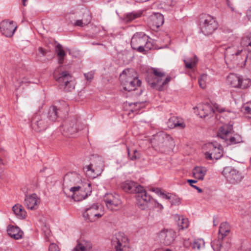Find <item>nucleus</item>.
<instances>
[{
	"label": "nucleus",
	"instance_id": "nucleus-1",
	"mask_svg": "<svg viewBox=\"0 0 251 251\" xmlns=\"http://www.w3.org/2000/svg\"><path fill=\"white\" fill-rule=\"evenodd\" d=\"M79 177L76 174L70 173L66 175L63 179V191L66 193V190L68 189L70 191L73 193L71 196L75 201H79L86 198L88 195H90L91 192V184L87 183V192L82 194V190L80 186H73L69 188V186L75 184L78 180Z\"/></svg>",
	"mask_w": 251,
	"mask_h": 251
},
{
	"label": "nucleus",
	"instance_id": "nucleus-2",
	"mask_svg": "<svg viewBox=\"0 0 251 251\" xmlns=\"http://www.w3.org/2000/svg\"><path fill=\"white\" fill-rule=\"evenodd\" d=\"M151 143L154 150L161 153L170 151L174 146L173 138L164 132H160L154 135Z\"/></svg>",
	"mask_w": 251,
	"mask_h": 251
},
{
	"label": "nucleus",
	"instance_id": "nucleus-3",
	"mask_svg": "<svg viewBox=\"0 0 251 251\" xmlns=\"http://www.w3.org/2000/svg\"><path fill=\"white\" fill-rule=\"evenodd\" d=\"M120 79L123 89L128 92L136 90L141 84V81L133 69L124 70L120 75Z\"/></svg>",
	"mask_w": 251,
	"mask_h": 251
},
{
	"label": "nucleus",
	"instance_id": "nucleus-4",
	"mask_svg": "<svg viewBox=\"0 0 251 251\" xmlns=\"http://www.w3.org/2000/svg\"><path fill=\"white\" fill-rule=\"evenodd\" d=\"M230 232V227L228 224L224 222L221 224L219 229V235L217 239L213 240L211 244V247L216 251H227L230 245L225 237Z\"/></svg>",
	"mask_w": 251,
	"mask_h": 251
},
{
	"label": "nucleus",
	"instance_id": "nucleus-5",
	"mask_svg": "<svg viewBox=\"0 0 251 251\" xmlns=\"http://www.w3.org/2000/svg\"><path fill=\"white\" fill-rule=\"evenodd\" d=\"M225 58L226 63L230 62L233 64L242 67L245 65L247 56L244 54L242 47L232 46L226 49L225 52Z\"/></svg>",
	"mask_w": 251,
	"mask_h": 251
},
{
	"label": "nucleus",
	"instance_id": "nucleus-6",
	"mask_svg": "<svg viewBox=\"0 0 251 251\" xmlns=\"http://www.w3.org/2000/svg\"><path fill=\"white\" fill-rule=\"evenodd\" d=\"M131 46L133 49L139 52L145 51V48L151 50L153 47L150 38L143 32H137L133 35L131 40Z\"/></svg>",
	"mask_w": 251,
	"mask_h": 251
},
{
	"label": "nucleus",
	"instance_id": "nucleus-7",
	"mask_svg": "<svg viewBox=\"0 0 251 251\" xmlns=\"http://www.w3.org/2000/svg\"><path fill=\"white\" fill-rule=\"evenodd\" d=\"M199 25L201 32L205 35H211L218 27L215 19L211 15L205 14L200 15Z\"/></svg>",
	"mask_w": 251,
	"mask_h": 251
},
{
	"label": "nucleus",
	"instance_id": "nucleus-8",
	"mask_svg": "<svg viewBox=\"0 0 251 251\" xmlns=\"http://www.w3.org/2000/svg\"><path fill=\"white\" fill-rule=\"evenodd\" d=\"M53 76L58 83L60 87L67 91H70L74 87H72L71 82L72 80L71 75L67 71H62L60 67L57 68L53 73Z\"/></svg>",
	"mask_w": 251,
	"mask_h": 251
},
{
	"label": "nucleus",
	"instance_id": "nucleus-9",
	"mask_svg": "<svg viewBox=\"0 0 251 251\" xmlns=\"http://www.w3.org/2000/svg\"><path fill=\"white\" fill-rule=\"evenodd\" d=\"M208 150L205 153V158L208 160H218L223 155V150L220 144L217 142L209 143L205 145Z\"/></svg>",
	"mask_w": 251,
	"mask_h": 251
},
{
	"label": "nucleus",
	"instance_id": "nucleus-10",
	"mask_svg": "<svg viewBox=\"0 0 251 251\" xmlns=\"http://www.w3.org/2000/svg\"><path fill=\"white\" fill-rule=\"evenodd\" d=\"M80 123L74 119L65 122L62 126V134L66 136H73L78 130H81Z\"/></svg>",
	"mask_w": 251,
	"mask_h": 251
},
{
	"label": "nucleus",
	"instance_id": "nucleus-11",
	"mask_svg": "<svg viewBox=\"0 0 251 251\" xmlns=\"http://www.w3.org/2000/svg\"><path fill=\"white\" fill-rule=\"evenodd\" d=\"M112 245L116 251H129L128 239L124 233L116 234L112 240Z\"/></svg>",
	"mask_w": 251,
	"mask_h": 251
},
{
	"label": "nucleus",
	"instance_id": "nucleus-12",
	"mask_svg": "<svg viewBox=\"0 0 251 251\" xmlns=\"http://www.w3.org/2000/svg\"><path fill=\"white\" fill-rule=\"evenodd\" d=\"M176 237V232L171 229H163L157 234L158 241L165 246L173 244Z\"/></svg>",
	"mask_w": 251,
	"mask_h": 251
},
{
	"label": "nucleus",
	"instance_id": "nucleus-13",
	"mask_svg": "<svg viewBox=\"0 0 251 251\" xmlns=\"http://www.w3.org/2000/svg\"><path fill=\"white\" fill-rule=\"evenodd\" d=\"M228 83L233 87L246 89L251 85V81L249 78L240 77L236 75L230 74L227 77Z\"/></svg>",
	"mask_w": 251,
	"mask_h": 251
},
{
	"label": "nucleus",
	"instance_id": "nucleus-14",
	"mask_svg": "<svg viewBox=\"0 0 251 251\" xmlns=\"http://www.w3.org/2000/svg\"><path fill=\"white\" fill-rule=\"evenodd\" d=\"M222 174L231 183H238L243 178L241 174L239 171L231 167H225L222 172Z\"/></svg>",
	"mask_w": 251,
	"mask_h": 251
},
{
	"label": "nucleus",
	"instance_id": "nucleus-15",
	"mask_svg": "<svg viewBox=\"0 0 251 251\" xmlns=\"http://www.w3.org/2000/svg\"><path fill=\"white\" fill-rule=\"evenodd\" d=\"M92 164L86 166L85 168L86 175L90 178H95L100 176L103 171L104 164L100 159L96 161L94 168H92Z\"/></svg>",
	"mask_w": 251,
	"mask_h": 251
},
{
	"label": "nucleus",
	"instance_id": "nucleus-16",
	"mask_svg": "<svg viewBox=\"0 0 251 251\" xmlns=\"http://www.w3.org/2000/svg\"><path fill=\"white\" fill-rule=\"evenodd\" d=\"M103 201L107 207L110 210H116L121 205V201L118 195L108 193L105 195Z\"/></svg>",
	"mask_w": 251,
	"mask_h": 251
},
{
	"label": "nucleus",
	"instance_id": "nucleus-17",
	"mask_svg": "<svg viewBox=\"0 0 251 251\" xmlns=\"http://www.w3.org/2000/svg\"><path fill=\"white\" fill-rule=\"evenodd\" d=\"M152 73H151L146 79L151 88L157 87V83H160L162 78L165 76V73L158 68H152Z\"/></svg>",
	"mask_w": 251,
	"mask_h": 251
},
{
	"label": "nucleus",
	"instance_id": "nucleus-18",
	"mask_svg": "<svg viewBox=\"0 0 251 251\" xmlns=\"http://www.w3.org/2000/svg\"><path fill=\"white\" fill-rule=\"evenodd\" d=\"M16 28L17 25L13 21L4 20L0 24V32L7 37H12Z\"/></svg>",
	"mask_w": 251,
	"mask_h": 251
},
{
	"label": "nucleus",
	"instance_id": "nucleus-19",
	"mask_svg": "<svg viewBox=\"0 0 251 251\" xmlns=\"http://www.w3.org/2000/svg\"><path fill=\"white\" fill-rule=\"evenodd\" d=\"M99 206L94 204L90 207L88 208L83 213V217L85 220L90 222H94L102 216V215L98 212Z\"/></svg>",
	"mask_w": 251,
	"mask_h": 251
},
{
	"label": "nucleus",
	"instance_id": "nucleus-20",
	"mask_svg": "<svg viewBox=\"0 0 251 251\" xmlns=\"http://www.w3.org/2000/svg\"><path fill=\"white\" fill-rule=\"evenodd\" d=\"M137 204L142 210H145L148 207V204L151 200V197L148 195L142 187V190L137 192L136 195Z\"/></svg>",
	"mask_w": 251,
	"mask_h": 251
},
{
	"label": "nucleus",
	"instance_id": "nucleus-21",
	"mask_svg": "<svg viewBox=\"0 0 251 251\" xmlns=\"http://www.w3.org/2000/svg\"><path fill=\"white\" fill-rule=\"evenodd\" d=\"M48 126V124L46 119L42 118L40 116H35L31 121V127L35 131H44Z\"/></svg>",
	"mask_w": 251,
	"mask_h": 251
},
{
	"label": "nucleus",
	"instance_id": "nucleus-22",
	"mask_svg": "<svg viewBox=\"0 0 251 251\" xmlns=\"http://www.w3.org/2000/svg\"><path fill=\"white\" fill-rule=\"evenodd\" d=\"M40 203V199L36 194L26 196L24 201V205L30 210L37 209Z\"/></svg>",
	"mask_w": 251,
	"mask_h": 251
},
{
	"label": "nucleus",
	"instance_id": "nucleus-23",
	"mask_svg": "<svg viewBox=\"0 0 251 251\" xmlns=\"http://www.w3.org/2000/svg\"><path fill=\"white\" fill-rule=\"evenodd\" d=\"M121 187L126 192L137 193L142 190V186L131 180H126L122 183Z\"/></svg>",
	"mask_w": 251,
	"mask_h": 251
},
{
	"label": "nucleus",
	"instance_id": "nucleus-24",
	"mask_svg": "<svg viewBox=\"0 0 251 251\" xmlns=\"http://www.w3.org/2000/svg\"><path fill=\"white\" fill-rule=\"evenodd\" d=\"M167 125L170 128L177 127L179 129H183L185 127V124L183 120L175 116L172 117L169 119Z\"/></svg>",
	"mask_w": 251,
	"mask_h": 251
},
{
	"label": "nucleus",
	"instance_id": "nucleus-25",
	"mask_svg": "<svg viewBox=\"0 0 251 251\" xmlns=\"http://www.w3.org/2000/svg\"><path fill=\"white\" fill-rule=\"evenodd\" d=\"M199 114L201 118H205L208 116H212L214 113V109L208 103L200 105L199 107Z\"/></svg>",
	"mask_w": 251,
	"mask_h": 251
},
{
	"label": "nucleus",
	"instance_id": "nucleus-26",
	"mask_svg": "<svg viewBox=\"0 0 251 251\" xmlns=\"http://www.w3.org/2000/svg\"><path fill=\"white\" fill-rule=\"evenodd\" d=\"M7 233L12 238L15 240L22 238L23 232L18 227L11 226L7 228Z\"/></svg>",
	"mask_w": 251,
	"mask_h": 251
},
{
	"label": "nucleus",
	"instance_id": "nucleus-27",
	"mask_svg": "<svg viewBox=\"0 0 251 251\" xmlns=\"http://www.w3.org/2000/svg\"><path fill=\"white\" fill-rule=\"evenodd\" d=\"M207 170L205 167L197 166L193 170V176L195 178L202 180Z\"/></svg>",
	"mask_w": 251,
	"mask_h": 251
},
{
	"label": "nucleus",
	"instance_id": "nucleus-28",
	"mask_svg": "<svg viewBox=\"0 0 251 251\" xmlns=\"http://www.w3.org/2000/svg\"><path fill=\"white\" fill-rule=\"evenodd\" d=\"M12 210L16 216L20 219H24L26 217V212L23 206L16 204L12 207Z\"/></svg>",
	"mask_w": 251,
	"mask_h": 251
},
{
	"label": "nucleus",
	"instance_id": "nucleus-29",
	"mask_svg": "<svg viewBox=\"0 0 251 251\" xmlns=\"http://www.w3.org/2000/svg\"><path fill=\"white\" fill-rule=\"evenodd\" d=\"M84 17L82 20H77L75 23V25L79 26H83L84 25H87L90 23L91 19V17L90 14L89 12L85 10L84 12Z\"/></svg>",
	"mask_w": 251,
	"mask_h": 251
},
{
	"label": "nucleus",
	"instance_id": "nucleus-30",
	"mask_svg": "<svg viewBox=\"0 0 251 251\" xmlns=\"http://www.w3.org/2000/svg\"><path fill=\"white\" fill-rule=\"evenodd\" d=\"M55 51L58 58V62L61 64L64 61V58L66 56V53L62 48V46L58 44L56 46Z\"/></svg>",
	"mask_w": 251,
	"mask_h": 251
},
{
	"label": "nucleus",
	"instance_id": "nucleus-31",
	"mask_svg": "<svg viewBox=\"0 0 251 251\" xmlns=\"http://www.w3.org/2000/svg\"><path fill=\"white\" fill-rule=\"evenodd\" d=\"M198 61V59L196 56L184 59V62L186 68L189 69L193 68L196 65Z\"/></svg>",
	"mask_w": 251,
	"mask_h": 251
},
{
	"label": "nucleus",
	"instance_id": "nucleus-32",
	"mask_svg": "<svg viewBox=\"0 0 251 251\" xmlns=\"http://www.w3.org/2000/svg\"><path fill=\"white\" fill-rule=\"evenodd\" d=\"M58 110L55 106H51L48 112V117L51 121H55L58 117Z\"/></svg>",
	"mask_w": 251,
	"mask_h": 251
},
{
	"label": "nucleus",
	"instance_id": "nucleus-33",
	"mask_svg": "<svg viewBox=\"0 0 251 251\" xmlns=\"http://www.w3.org/2000/svg\"><path fill=\"white\" fill-rule=\"evenodd\" d=\"M175 4V2L173 0H160L161 8L166 10H170Z\"/></svg>",
	"mask_w": 251,
	"mask_h": 251
},
{
	"label": "nucleus",
	"instance_id": "nucleus-34",
	"mask_svg": "<svg viewBox=\"0 0 251 251\" xmlns=\"http://www.w3.org/2000/svg\"><path fill=\"white\" fill-rule=\"evenodd\" d=\"M142 14L141 12H132L127 14L125 18V20L126 22H130L134 19L139 18Z\"/></svg>",
	"mask_w": 251,
	"mask_h": 251
},
{
	"label": "nucleus",
	"instance_id": "nucleus-35",
	"mask_svg": "<svg viewBox=\"0 0 251 251\" xmlns=\"http://www.w3.org/2000/svg\"><path fill=\"white\" fill-rule=\"evenodd\" d=\"M18 73V74L17 75L18 77L16 78V81L18 83L19 86H21L23 83L29 82L28 78L26 76H25L20 71Z\"/></svg>",
	"mask_w": 251,
	"mask_h": 251
},
{
	"label": "nucleus",
	"instance_id": "nucleus-36",
	"mask_svg": "<svg viewBox=\"0 0 251 251\" xmlns=\"http://www.w3.org/2000/svg\"><path fill=\"white\" fill-rule=\"evenodd\" d=\"M204 247V241L202 239L195 240L192 245V248L194 250H200Z\"/></svg>",
	"mask_w": 251,
	"mask_h": 251
},
{
	"label": "nucleus",
	"instance_id": "nucleus-37",
	"mask_svg": "<svg viewBox=\"0 0 251 251\" xmlns=\"http://www.w3.org/2000/svg\"><path fill=\"white\" fill-rule=\"evenodd\" d=\"M170 80L171 77L169 76L167 77L163 82H162L161 80L160 81V83H157V87H153V89H155L159 91H162L163 90L164 86L167 84Z\"/></svg>",
	"mask_w": 251,
	"mask_h": 251
},
{
	"label": "nucleus",
	"instance_id": "nucleus-38",
	"mask_svg": "<svg viewBox=\"0 0 251 251\" xmlns=\"http://www.w3.org/2000/svg\"><path fill=\"white\" fill-rule=\"evenodd\" d=\"M207 78V75L206 74H202L199 78V84L200 86L204 89L206 87V81Z\"/></svg>",
	"mask_w": 251,
	"mask_h": 251
},
{
	"label": "nucleus",
	"instance_id": "nucleus-39",
	"mask_svg": "<svg viewBox=\"0 0 251 251\" xmlns=\"http://www.w3.org/2000/svg\"><path fill=\"white\" fill-rule=\"evenodd\" d=\"M242 141V137L239 134H235L234 136L229 139V142L231 144L239 143Z\"/></svg>",
	"mask_w": 251,
	"mask_h": 251
},
{
	"label": "nucleus",
	"instance_id": "nucleus-40",
	"mask_svg": "<svg viewBox=\"0 0 251 251\" xmlns=\"http://www.w3.org/2000/svg\"><path fill=\"white\" fill-rule=\"evenodd\" d=\"M178 225L181 229L187 228L189 225L188 219L182 218L181 220H179Z\"/></svg>",
	"mask_w": 251,
	"mask_h": 251
},
{
	"label": "nucleus",
	"instance_id": "nucleus-41",
	"mask_svg": "<svg viewBox=\"0 0 251 251\" xmlns=\"http://www.w3.org/2000/svg\"><path fill=\"white\" fill-rule=\"evenodd\" d=\"M156 194L161 196L163 198L167 200H171L172 199V194L171 193L165 194L161 192L159 189H156L154 190Z\"/></svg>",
	"mask_w": 251,
	"mask_h": 251
},
{
	"label": "nucleus",
	"instance_id": "nucleus-42",
	"mask_svg": "<svg viewBox=\"0 0 251 251\" xmlns=\"http://www.w3.org/2000/svg\"><path fill=\"white\" fill-rule=\"evenodd\" d=\"M231 130L230 126L227 127V126H223L219 128V134L223 135H227Z\"/></svg>",
	"mask_w": 251,
	"mask_h": 251
},
{
	"label": "nucleus",
	"instance_id": "nucleus-43",
	"mask_svg": "<svg viewBox=\"0 0 251 251\" xmlns=\"http://www.w3.org/2000/svg\"><path fill=\"white\" fill-rule=\"evenodd\" d=\"M44 235H45V238L47 241L50 242V237L51 236V233L50 230L46 226H45L44 228H43Z\"/></svg>",
	"mask_w": 251,
	"mask_h": 251
},
{
	"label": "nucleus",
	"instance_id": "nucleus-44",
	"mask_svg": "<svg viewBox=\"0 0 251 251\" xmlns=\"http://www.w3.org/2000/svg\"><path fill=\"white\" fill-rule=\"evenodd\" d=\"M80 243L82 246H84L85 251H88L92 248V245L89 241L82 240L80 241Z\"/></svg>",
	"mask_w": 251,
	"mask_h": 251
},
{
	"label": "nucleus",
	"instance_id": "nucleus-45",
	"mask_svg": "<svg viewBox=\"0 0 251 251\" xmlns=\"http://www.w3.org/2000/svg\"><path fill=\"white\" fill-rule=\"evenodd\" d=\"M126 149H127V153H128V155L130 160H136L138 158L137 155L136 154V153H138V151L137 150H134L133 155H131L130 153L129 148L128 147H127Z\"/></svg>",
	"mask_w": 251,
	"mask_h": 251
},
{
	"label": "nucleus",
	"instance_id": "nucleus-46",
	"mask_svg": "<svg viewBox=\"0 0 251 251\" xmlns=\"http://www.w3.org/2000/svg\"><path fill=\"white\" fill-rule=\"evenodd\" d=\"M187 182L189 183V184L193 187V188H195L198 190V192L199 193H201L202 192V190L200 188L198 187L196 185H193V183H197V181L196 180L193 179H188Z\"/></svg>",
	"mask_w": 251,
	"mask_h": 251
},
{
	"label": "nucleus",
	"instance_id": "nucleus-47",
	"mask_svg": "<svg viewBox=\"0 0 251 251\" xmlns=\"http://www.w3.org/2000/svg\"><path fill=\"white\" fill-rule=\"evenodd\" d=\"M49 251H60V249L56 244L51 243L49 247Z\"/></svg>",
	"mask_w": 251,
	"mask_h": 251
},
{
	"label": "nucleus",
	"instance_id": "nucleus-48",
	"mask_svg": "<svg viewBox=\"0 0 251 251\" xmlns=\"http://www.w3.org/2000/svg\"><path fill=\"white\" fill-rule=\"evenodd\" d=\"M73 251H85L84 246H82L79 241L77 242V244L74 248Z\"/></svg>",
	"mask_w": 251,
	"mask_h": 251
},
{
	"label": "nucleus",
	"instance_id": "nucleus-49",
	"mask_svg": "<svg viewBox=\"0 0 251 251\" xmlns=\"http://www.w3.org/2000/svg\"><path fill=\"white\" fill-rule=\"evenodd\" d=\"M171 202L172 205H178L180 203V199L177 197H172Z\"/></svg>",
	"mask_w": 251,
	"mask_h": 251
},
{
	"label": "nucleus",
	"instance_id": "nucleus-50",
	"mask_svg": "<svg viewBox=\"0 0 251 251\" xmlns=\"http://www.w3.org/2000/svg\"><path fill=\"white\" fill-rule=\"evenodd\" d=\"M85 78L88 81H91L94 77V73L90 72L88 73L84 74Z\"/></svg>",
	"mask_w": 251,
	"mask_h": 251
},
{
	"label": "nucleus",
	"instance_id": "nucleus-51",
	"mask_svg": "<svg viewBox=\"0 0 251 251\" xmlns=\"http://www.w3.org/2000/svg\"><path fill=\"white\" fill-rule=\"evenodd\" d=\"M242 111L245 114H251V107L249 105H245L242 107Z\"/></svg>",
	"mask_w": 251,
	"mask_h": 251
},
{
	"label": "nucleus",
	"instance_id": "nucleus-52",
	"mask_svg": "<svg viewBox=\"0 0 251 251\" xmlns=\"http://www.w3.org/2000/svg\"><path fill=\"white\" fill-rule=\"evenodd\" d=\"M214 107L215 108L214 111L216 110V111L219 112H224L225 110L224 108H223L220 105H219L217 104H215L214 105Z\"/></svg>",
	"mask_w": 251,
	"mask_h": 251
},
{
	"label": "nucleus",
	"instance_id": "nucleus-53",
	"mask_svg": "<svg viewBox=\"0 0 251 251\" xmlns=\"http://www.w3.org/2000/svg\"><path fill=\"white\" fill-rule=\"evenodd\" d=\"M246 16L248 20L251 22V6L247 10L246 12Z\"/></svg>",
	"mask_w": 251,
	"mask_h": 251
},
{
	"label": "nucleus",
	"instance_id": "nucleus-54",
	"mask_svg": "<svg viewBox=\"0 0 251 251\" xmlns=\"http://www.w3.org/2000/svg\"><path fill=\"white\" fill-rule=\"evenodd\" d=\"M184 246L186 248H189L191 245V243L189 241V239H185L183 242Z\"/></svg>",
	"mask_w": 251,
	"mask_h": 251
},
{
	"label": "nucleus",
	"instance_id": "nucleus-55",
	"mask_svg": "<svg viewBox=\"0 0 251 251\" xmlns=\"http://www.w3.org/2000/svg\"><path fill=\"white\" fill-rule=\"evenodd\" d=\"M38 51L40 53H41L42 56H45V54L47 53V51L46 50H45L43 48L40 47L38 49Z\"/></svg>",
	"mask_w": 251,
	"mask_h": 251
},
{
	"label": "nucleus",
	"instance_id": "nucleus-56",
	"mask_svg": "<svg viewBox=\"0 0 251 251\" xmlns=\"http://www.w3.org/2000/svg\"><path fill=\"white\" fill-rule=\"evenodd\" d=\"M133 104L137 107H138L139 108H140V105L141 104H143V103H139V102H136V103H134Z\"/></svg>",
	"mask_w": 251,
	"mask_h": 251
},
{
	"label": "nucleus",
	"instance_id": "nucleus-57",
	"mask_svg": "<svg viewBox=\"0 0 251 251\" xmlns=\"http://www.w3.org/2000/svg\"><path fill=\"white\" fill-rule=\"evenodd\" d=\"M159 17L161 19V24H162L163 23H164V19H163V16L162 15H159Z\"/></svg>",
	"mask_w": 251,
	"mask_h": 251
},
{
	"label": "nucleus",
	"instance_id": "nucleus-58",
	"mask_svg": "<svg viewBox=\"0 0 251 251\" xmlns=\"http://www.w3.org/2000/svg\"><path fill=\"white\" fill-rule=\"evenodd\" d=\"M157 203L158 206H159L161 209H162V208H163V206H162L161 204H159V203H158V202H157Z\"/></svg>",
	"mask_w": 251,
	"mask_h": 251
},
{
	"label": "nucleus",
	"instance_id": "nucleus-59",
	"mask_svg": "<svg viewBox=\"0 0 251 251\" xmlns=\"http://www.w3.org/2000/svg\"><path fill=\"white\" fill-rule=\"evenodd\" d=\"M23 1V4L24 6H25L26 4H25V2L27 1V0H22Z\"/></svg>",
	"mask_w": 251,
	"mask_h": 251
},
{
	"label": "nucleus",
	"instance_id": "nucleus-60",
	"mask_svg": "<svg viewBox=\"0 0 251 251\" xmlns=\"http://www.w3.org/2000/svg\"><path fill=\"white\" fill-rule=\"evenodd\" d=\"M90 0H81V1L83 2H86L89 1Z\"/></svg>",
	"mask_w": 251,
	"mask_h": 251
},
{
	"label": "nucleus",
	"instance_id": "nucleus-61",
	"mask_svg": "<svg viewBox=\"0 0 251 251\" xmlns=\"http://www.w3.org/2000/svg\"><path fill=\"white\" fill-rule=\"evenodd\" d=\"M166 251H173L172 250L169 249H167Z\"/></svg>",
	"mask_w": 251,
	"mask_h": 251
},
{
	"label": "nucleus",
	"instance_id": "nucleus-62",
	"mask_svg": "<svg viewBox=\"0 0 251 251\" xmlns=\"http://www.w3.org/2000/svg\"><path fill=\"white\" fill-rule=\"evenodd\" d=\"M213 223H214V226H216V223H215V221L214 220L213 221Z\"/></svg>",
	"mask_w": 251,
	"mask_h": 251
},
{
	"label": "nucleus",
	"instance_id": "nucleus-63",
	"mask_svg": "<svg viewBox=\"0 0 251 251\" xmlns=\"http://www.w3.org/2000/svg\"><path fill=\"white\" fill-rule=\"evenodd\" d=\"M213 223H214V226H216V223H215V221L214 220L213 221Z\"/></svg>",
	"mask_w": 251,
	"mask_h": 251
},
{
	"label": "nucleus",
	"instance_id": "nucleus-64",
	"mask_svg": "<svg viewBox=\"0 0 251 251\" xmlns=\"http://www.w3.org/2000/svg\"><path fill=\"white\" fill-rule=\"evenodd\" d=\"M247 43H248V42H247V41H244V43H246V44H247Z\"/></svg>",
	"mask_w": 251,
	"mask_h": 251
}]
</instances>
